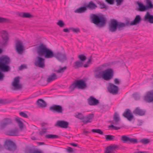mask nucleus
<instances>
[{
	"label": "nucleus",
	"instance_id": "obj_37",
	"mask_svg": "<svg viewBox=\"0 0 153 153\" xmlns=\"http://www.w3.org/2000/svg\"><path fill=\"white\" fill-rule=\"evenodd\" d=\"M105 138L107 141L117 140V138L114 136L111 135H106L105 136Z\"/></svg>",
	"mask_w": 153,
	"mask_h": 153
},
{
	"label": "nucleus",
	"instance_id": "obj_28",
	"mask_svg": "<svg viewBox=\"0 0 153 153\" xmlns=\"http://www.w3.org/2000/svg\"><path fill=\"white\" fill-rule=\"evenodd\" d=\"M11 123V120L9 118H6L4 119L3 121L0 123V126L2 128L5 127L7 125L10 124Z\"/></svg>",
	"mask_w": 153,
	"mask_h": 153
},
{
	"label": "nucleus",
	"instance_id": "obj_23",
	"mask_svg": "<svg viewBox=\"0 0 153 153\" xmlns=\"http://www.w3.org/2000/svg\"><path fill=\"white\" fill-rule=\"evenodd\" d=\"M146 111L141 109L139 107L136 108L133 111V113L135 115H137L140 116H143L145 115Z\"/></svg>",
	"mask_w": 153,
	"mask_h": 153
},
{
	"label": "nucleus",
	"instance_id": "obj_38",
	"mask_svg": "<svg viewBox=\"0 0 153 153\" xmlns=\"http://www.w3.org/2000/svg\"><path fill=\"white\" fill-rule=\"evenodd\" d=\"M21 119L19 117H17L15 119V120L16 122L18 123L19 127L20 128H23L24 124L20 120Z\"/></svg>",
	"mask_w": 153,
	"mask_h": 153
},
{
	"label": "nucleus",
	"instance_id": "obj_53",
	"mask_svg": "<svg viewBox=\"0 0 153 153\" xmlns=\"http://www.w3.org/2000/svg\"><path fill=\"white\" fill-rule=\"evenodd\" d=\"M27 67L25 65H22L19 67V69L20 70H22L26 68Z\"/></svg>",
	"mask_w": 153,
	"mask_h": 153
},
{
	"label": "nucleus",
	"instance_id": "obj_22",
	"mask_svg": "<svg viewBox=\"0 0 153 153\" xmlns=\"http://www.w3.org/2000/svg\"><path fill=\"white\" fill-rule=\"evenodd\" d=\"M25 153H42V152L36 149L34 146L29 147L27 148L25 150Z\"/></svg>",
	"mask_w": 153,
	"mask_h": 153
},
{
	"label": "nucleus",
	"instance_id": "obj_64",
	"mask_svg": "<svg viewBox=\"0 0 153 153\" xmlns=\"http://www.w3.org/2000/svg\"><path fill=\"white\" fill-rule=\"evenodd\" d=\"M84 68H87L88 67V65L87 64H85L83 65Z\"/></svg>",
	"mask_w": 153,
	"mask_h": 153
},
{
	"label": "nucleus",
	"instance_id": "obj_17",
	"mask_svg": "<svg viewBox=\"0 0 153 153\" xmlns=\"http://www.w3.org/2000/svg\"><path fill=\"white\" fill-rule=\"evenodd\" d=\"M123 116L126 118L129 121H131L134 119V116L129 109H126L123 114Z\"/></svg>",
	"mask_w": 153,
	"mask_h": 153
},
{
	"label": "nucleus",
	"instance_id": "obj_34",
	"mask_svg": "<svg viewBox=\"0 0 153 153\" xmlns=\"http://www.w3.org/2000/svg\"><path fill=\"white\" fill-rule=\"evenodd\" d=\"M19 132V129L16 128L14 129L9 131L8 132V135L10 136H18Z\"/></svg>",
	"mask_w": 153,
	"mask_h": 153
},
{
	"label": "nucleus",
	"instance_id": "obj_25",
	"mask_svg": "<svg viewBox=\"0 0 153 153\" xmlns=\"http://www.w3.org/2000/svg\"><path fill=\"white\" fill-rule=\"evenodd\" d=\"M118 148V146H117L115 145H111L106 147L104 153H112Z\"/></svg>",
	"mask_w": 153,
	"mask_h": 153
},
{
	"label": "nucleus",
	"instance_id": "obj_55",
	"mask_svg": "<svg viewBox=\"0 0 153 153\" xmlns=\"http://www.w3.org/2000/svg\"><path fill=\"white\" fill-rule=\"evenodd\" d=\"M67 151L69 153H71L73 152V149L71 147H68V149H67Z\"/></svg>",
	"mask_w": 153,
	"mask_h": 153
},
{
	"label": "nucleus",
	"instance_id": "obj_9",
	"mask_svg": "<svg viewBox=\"0 0 153 153\" xmlns=\"http://www.w3.org/2000/svg\"><path fill=\"white\" fill-rule=\"evenodd\" d=\"M121 140L123 143L129 144H136L138 143V139L137 138H131L126 135H123L121 137Z\"/></svg>",
	"mask_w": 153,
	"mask_h": 153
},
{
	"label": "nucleus",
	"instance_id": "obj_30",
	"mask_svg": "<svg viewBox=\"0 0 153 153\" xmlns=\"http://www.w3.org/2000/svg\"><path fill=\"white\" fill-rule=\"evenodd\" d=\"M36 103L41 108H44L47 106L46 102L41 99H39L36 102Z\"/></svg>",
	"mask_w": 153,
	"mask_h": 153
},
{
	"label": "nucleus",
	"instance_id": "obj_60",
	"mask_svg": "<svg viewBox=\"0 0 153 153\" xmlns=\"http://www.w3.org/2000/svg\"><path fill=\"white\" fill-rule=\"evenodd\" d=\"M91 56L90 58H89L88 61L87 62V64H89L91 63Z\"/></svg>",
	"mask_w": 153,
	"mask_h": 153
},
{
	"label": "nucleus",
	"instance_id": "obj_61",
	"mask_svg": "<svg viewBox=\"0 0 153 153\" xmlns=\"http://www.w3.org/2000/svg\"><path fill=\"white\" fill-rule=\"evenodd\" d=\"M63 31L66 33H69V30L68 28H64L63 29Z\"/></svg>",
	"mask_w": 153,
	"mask_h": 153
},
{
	"label": "nucleus",
	"instance_id": "obj_33",
	"mask_svg": "<svg viewBox=\"0 0 153 153\" xmlns=\"http://www.w3.org/2000/svg\"><path fill=\"white\" fill-rule=\"evenodd\" d=\"M102 67L101 66H99L96 68L94 71V77L97 79H98L97 75L98 74L102 72L101 71H103L102 70Z\"/></svg>",
	"mask_w": 153,
	"mask_h": 153
},
{
	"label": "nucleus",
	"instance_id": "obj_11",
	"mask_svg": "<svg viewBox=\"0 0 153 153\" xmlns=\"http://www.w3.org/2000/svg\"><path fill=\"white\" fill-rule=\"evenodd\" d=\"M47 49L46 45L41 43L37 48V51L39 56H44Z\"/></svg>",
	"mask_w": 153,
	"mask_h": 153
},
{
	"label": "nucleus",
	"instance_id": "obj_29",
	"mask_svg": "<svg viewBox=\"0 0 153 153\" xmlns=\"http://www.w3.org/2000/svg\"><path fill=\"white\" fill-rule=\"evenodd\" d=\"M141 20V18L139 15H137L135 16L134 20L130 22L131 25H136L140 23Z\"/></svg>",
	"mask_w": 153,
	"mask_h": 153
},
{
	"label": "nucleus",
	"instance_id": "obj_51",
	"mask_svg": "<svg viewBox=\"0 0 153 153\" xmlns=\"http://www.w3.org/2000/svg\"><path fill=\"white\" fill-rule=\"evenodd\" d=\"M105 1L108 4H113L114 3V0H105Z\"/></svg>",
	"mask_w": 153,
	"mask_h": 153
},
{
	"label": "nucleus",
	"instance_id": "obj_50",
	"mask_svg": "<svg viewBox=\"0 0 153 153\" xmlns=\"http://www.w3.org/2000/svg\"><path fill=\"white\" fill-rule=\"evenodd\" d=\"M70 29H71L73 32L76 33L80 32V30L78 28H71Z\"/></svg>",
	"mask_w": 153,
	"mask_h": 153
},
{
	"label": "nucleus",
	"instance_id": "obj_62",
	"mask_svg": "<svg viewBox=\"0 0 153 153\" xmlns=\"http://www.w3.org/2000/svg\"><path fill=\"white\" fill-rule=\"evenodd\" d=\"M130 22L129 21H127L126 23V25L127 26H131L130 25Z\"/></svg>",
	"mask_w": 153,
	"mask_h": 153
},
{
	"label": "nucleus",
	"instance_id": "obj_27",
	"mask_svg": "<svg viewBox=\"0 0 153 153\" xmlns=\"http://www.w3.org/2000/svg\"><path fill=\"white\" fill-rule=\"evenodd\" d=\"M84 3L87 9L93 10L97 7V6L92 1H90L88 4Z\"/></svg>",
	"mask_w": 153,
	"mask_h": 153
},
{
	"label": "nucleus",
	"instance_id": "obj_42",
	"mask_svg": "<svg viewBox=\"0 0 153 153\" xmlns=\"http://www.w3.org/2000/svg\"><path fill=\"white\" fill-rule=\"evenodd\" d=\"M113 119L115 121V123H117L120 120V118L118 114L117 113L115 112L114 114Z\"/></svg>",
	"mask_w": 153,
	"mask_h": 153
},
{
	"label": "nucleus",
	"instance_id": "obj_44",
	"mask_svg": "<svg viewBox=\"0 0 153 153\" xmlns=\"http://www.w3.org/2000/svg\"><path fill=\"white\" fill-rule=\"evenodd\" d=\"M91 131L93 133H97L101 135L103 134V132L100 129H92V130H91Z\"/></svg>",
	"mask_w": 153,
	"mask_h": 153
},
{
	"label": "nucleus",
	"instance_id": "obj_40",
	"mask_svg": "<svg viewBox=\"0 0 153 153\" xmlns=\"http://www.w3.org/2000/svg\"><path fill=\"white\" fill-rule=\"evenodd\" d=\"M95 0L96 1V3L100 5V7L99 8H100L101 9L107 8V6L105 5L104 3H102L101 2L98 1L96 0Z\"/></svg>",
	"mask_w": 153,
	"mask_h": 153
},
{
	"label": "nucleus",
	"instance_id": "obj_26",
	"mask_svg": "<svg viewBox=\"0 0 153 153\" xmlns=\"http://www.w3.org/2000/svg\"><path fill=\"white\" fill-rule=\"evenodd\" d=\"M55 54L52 50L48 48L44 56L45 58H51L54 57Z\"/></svg>",
	"mask_w": 153,
	"mask_h": 153
},
{
	"label": "nucleus",
	"instance_id": "obj_43",
	"mask_svg": "<svg viewBox=\"0 0 153 153\" xmlns=\"http://www.w3.org/2000/svg\"><path fill=\"white\" fill-rule=\"evenodd\" d=\"M13 102V101L12 100L9 101L7 99L0 100V104H8L11 102Z\"/></svg>",
	"mask_w": 153,
	"mask_h": 153
},
{
	"label": "nucleus",
	"instance_id": "obj_47",
	"mask_svg": "<svg viewBox=\"0 0 153 153\" xmlns=\"http://www.w3.org/2000/svg\"><path fill=\"white\" fill-rule=\"evenodd\" d=\"M9 22V20L5 18L0 17V23H7Z\"/></svg>",
	"mask_w": 153,
	"mask_h": 153
},
{
	"label": "nucleus",
	"instance_id": "obj_7",
	"mask_svg": "<svg viewBox=\"0 0 153 153\" xmlns=\"http://www.w3.org/2000/svg\"><path fill=\"white\" fill-rule=\"evenodd\" d=\"M145 0L146 1V5H144L142 2L138 1L136 2L138 5V10L139 11L143 12L153 8V4L151 0Z\"/></svg>",
	"mask_w": 153,
	"mask_h": 153
},
{
	"label": "nucleus",
	"instance_id": "obj_21",
	"mask_svg": "<svg viewBox=\"0 0 153 153\" xmlns=\"http://www.w3.org/2000/svg\"><path fill=\"white\" fill-rule=\"evenodd\" d=\"M16 50L19 54H22L23 51V47L22 43L20 41H17L16 43Z\"/></svg>",
	"mask_w": 153,
	"mask_h": 153
},
{
	"label": "nucleus",
	"instance_id": "obj_59",
	"mask_svg": "<svg viewBox=\"0 0 153 153\" xmlns=\"http://www.w3.org/2000/svg\"><path fill=\"white\" fill-rule=\"evenodd\" d=\"M83 132L84 134H85L86 135H87V134L88 133H91L90 131H85V130H84Z\"/></svg>",
	"mask_w": 153,
	"mask_h": 153
},
{
	"label": "nucleus",
	"instance_id": "obj_10",
	"mask_svg": "<svg viewBox=\"0 0 153 153\" xmlns=\"http://www.w3.org/2000/svg\"><path fill=\"white\" fill-rule=\"evenodd\" d=\"M143 99L146 102H153V90L147 91L143 97Z\"/></svg>",
	"mask_w": 153,
	"mask_h": 153
},
{
	"label": "nucleus",
	"instance_id": "obj_58",
	"mask_svg": "<svg viewBox=\"0 0 153 153\" xmlns=\"http://www.w3.org/2000/svg\"><path fill=\"white\" fill-rule=\"evenodd\" d=\"M70 144L74 147H77L78 146V144L74 143H71Z\"/></svg>",
	"mask_w": 153,
	"mask_h": 153
},
{
	"label": "nucleus",
	"instance_id": "obj_52",
	"mask_svg": "<svg viewBox=\"0 0 153 153\" xmlns=\"http://www.w3.org/2000/svg\"><path fill=\"white\" fill-rule=\"evenodd\" d=\"M124 0H116V2L117 6H119L123 2Z\"/></svg>",
	"mask_w": 153,
	"mask_h": 153
},
{
	"label": "nucleus",
	"instance_id": "obj_16",
	"mask_svg": "<svg viewBox=\"0 0 153 153\" xmlns=\"http://www.w3.org/2000/svg\"><path fill=\"white\" fill-rule=\"evenodd\" d=\"M1 33L3 42L0 43L3 45H5L7 44V42L9 39L8 33L4 30H2Z\"/></svg>",
	"mask_w": 153,
	"mask_h": 153
},
{
	"label": "nucleus",
	"instance_id": "obj_14",
	"mask_svg": "<svg viewBox=\"0 0 153 153\" xmlns=\"http://www.w3.org/2000/svg\"><path fill=\"white\" fill-rule=\"evenodd\" d=\"M107 89L109 93L113 94H117L118 92L119 88L118 86L112 83L109 84Z\"/></svg>",
	"mask_w": 153,
	"mask_h": 153
},
{
	"label": "nucleus",
	"instance_id": "obj_41",
	"mask_svg": "<svg viewBox=\"0 0 153 153\" xmlns=\"http://www.w3.org/2000/svg\"><path fill=\"white\" fill-rule=\"evenodd\" d=\"M59 69L58 70H56L55 71L58 73H63L67 69V67L65 66L63 67H62L61 66L59 67Z\"/></svg>",
	"mask_w": 153,
	"mask_h": 153
},
{
	"label": "nucleus",
	"instance_id": "obj_8",
	"mask_svg": "<svg viewBox=\"0 0 153 153\" xmlns=\"http://www.w3.org/2000/svg\"><path fill=\"white\" fill-rule=\"evenodd\" d=\"M3 146L5 149L12 152H14L17 147L15 143L9 139L5 141Z\"/></svg>",
	"mask_w": 153,
	"mask_h": 153
},
{
	"label": "nucleus",
	"instance_id": "obj_32",
	"mask_svg": "<svg viewBox=\"0 0 153 153\" xmlns=\"http://www.w3.org/2000/svg\"><path fill=\"white\" fill-rule=\"evenodd\" d=\"M87 10V8L85 3H84L83 6L81 7L76 10L75 12L77 13H81L85 12Z\"/></svg>",
	"mask_w": 153,
	"mask_h": 153
},
{
	"label": "nucleus",
	"instance_id": "obj_1",
	"mask_svg": "<svg viewBox=\"0 0 153 153\" xmlns=\"http://www.w3.org/2000/svg\"><path fill=\"white\" fill-rule=\"evenodd\" d=\"M10 60L7 56L3 55L0 57V80H3L4 75L2 72L10 71V68L9 65Z\"/></svg>",
	"mask_w": 153,
	"mask_h": 153
},
{
	"label": "nucleus",
	"instance_id": "obj_56",
	"mask_svg": "<svg viewBox=\"0 0 153 153\" xmlns=\"http://www.w3.org/2000/svg\"><path fill=\"white\" fill-rule=\"evenodd\" d=\"M114 83L116 84L119 85L120 83V81L118 79L115 78L114 79Z\"/></svg>",
	"mask_w": 153,
	"mask_h": 153
},
{
	"label": "nucleus",
	"instance_id": "obj_2",
	"mask_svg": "<svg viewBox=\"0 0 153 153\" xmlns=\"http://www.w3.org/2000/svg\"><path fill=\"white\" fill-rule=\"evenodd\" d=\"M90 19L91 23L99 27L104 26L106 22V19L102 14H91Z\"/></svg>",
	"mask_w": 153,
	"mask_h": 153
},
{
	"label": "nucleus",
	"instance_id": "obj_13",
	"mask_svg": "<svg viewBox=\"0 0 153 153\" xmlns=\"http://www.w3.org/2000/svg\"><path fill=\"white\" fill-rule=\"evenodd\" d=\"M19 77L17 76L14 78V80L12 83V85L13 88H12V89L13 90H17L22 88V85L19 83Z\"/></svg>",
	"mask_w": 153,
	"mask_h": 153
},
{
	"label": "nucleus",
	"instance_id": "obj_35",
	"mask_svg": "<svg viewBox=\"0 0 153 153\" xmlns=\"http://www.w3.org/2000/svg\"><path fill=\"white\" fill-rule=\"evenodd\" d=\"M19 15L20 17L25 18H30L32 16L28 13L21 12L19 13Z\"/></svg>",
	"mask_w": 153,
	"mask_h": 153
},
{
	"label": "nucleus",
	"instance_id": "obj_20",
	"mask_svg": "<svg viewBox=\"0 0 153 153\" xmlns=\"http://www.w3.org/2000/svg\"><path fill=\"white\" fill-rule=\"evenodd\" d=\"M88 104L91 106H95L99 103V100L93 96H90L87 99Z\"/></svg>",
	"mask_w": 153,
	"mask_h": 153
},
{
	"label": "nucleus",
	"instance_id": "obj_45",
	"mask_svg": "<svg viewBox=\"0 0 153 153\" xmlns=\"http://www.w3.org/2000/svg\"><path fill=\"white\" fill-rule=\"evenodd\" d=\"M78 57L81 62L85 61L86 59V57L83 54H80L78 56Z\"/></svg>",
	"mask_w": 153,
	"mask_h": 153
},
{
	"label": "nucleus",
	"instance_id": "obj_3",
	"mask_svg": "<svg viewBox=\"0 0 153 153\" xmlns=\"http://www.w3.org/2000/svg\"><path fill=\"white\" fill-rule=\"evenodd\" d=\"M88 87L86 81L83 79L74 80L73 83L71 84L69 89L71 91L74 90L75 88H77L78 89L85 90Z\"/></svg>",
	"mask_w": 153,
	"mask_h": 153
},
{
	"label": "nucleus",
	"instance_id": "obj_18",
	"mask_svg": "<svg viewBox=\"0 0 153 153\" xmlns=\"http://www.w3.org/2000/svg\"><path fill=\"white\" fill-rule=\"evenodd\" d=\"M68 125L69 123L67 121L59 120L57 121L55 126L61 128H66L68 127Z\"/></svg>",
	"mask_w": 153,
	"mask_h": 153
},
{
	"label": "nucleus",
	"instance_id": "obj_12",
	"mask_svg": "<svg viewBox=\"0 0 153 153\" xmlns=\"http://www.w3.org/2000/svg\"><path fill=\"white\" fill-rule=\"evenodd\" d=\"M49 110L53 113L62 114L64 109L61 106L54 104L49 107Z\"/></svg>",
	"mask_w": 153,
	"mask_h": 153
},
{
	"label": "nucleus",
	"instance_id": "obj_57",
	"mask_svg": "<svg viewBox=\"0 0 153 153\" xmlns=\"http://www.w3.org/2000/svg\"><path fill=\"white\" fill-rule=\"evenodd\" d=\"M46 132V131L42 130L39 132V134L41 135L42 136L43 134H44Z\"/></svg>",
	"mask_w": 153,
	"mask_h": 153
},
{
	"label": "nucleus",
	"instance_id": "obj_54",
	"mask_svg": "<svg viewBox=\"0 0 153 153\" xmlns=\"http://www.w3.org/2000/svg\"><path fill=\"white\" fill-rule=\"evenodd\" d=\"M133 97L136 100H139L140 98L139 95L136 94H133Z\"/></svg>",
	"mask_w": 153,
	"mask_h": 153
},
{
	"label": "nucleus",
	"instance_id": "obj_31",
	"mask_svg": "<svg viewBox=\"0 0 153 153\" xmlns=\"http://www.w3.org/2000/svg\"><path fill=\"white\" fill-rule=\"evenodd\" d=\"M57 78L58 77L56 74L55 73H52L51 75H50L47 78V82L48 83H49L57 79Z\"/></svg>",
	"mask_w": 153,
	"mask_h": 153
},
{
	"label": "nucleus",
	"instance_id": "obj_49",
	"mask_svg": "<svg viewBox=\"0 0 153 153\" xmlns=\"http://www.w3.org/2000/svg\"><path fill=\"white\" fill-rule=\"evenodd\" d=\"M19 114L21 116L24 117L26 118H28V116H27V115L23 112H20L19 113Z\"/></svg>",
	"mask_w": 153,
	"mask_h": 153
},
{
	"label": "nucleus",
	"instance_id": "obj_19",
	"mask_svg": "<svg viewBox=\"0 0 153 153\" xmlns=\"http://www.w3.org/2000/svg\"><path fill=\"white\" fill-rule=\"evenodd\" d=\"M54 57L61 62H64L66 60V54L65 53H63L60 52H58L55 53Z\"/></svg>",
	"mask_w": 153,
	"mask_h": 153
},
{
	"label": "nucleus",
	"instance_id": "obj_48",
	"mask_svg": "<svg viewBox=\"0 0 153 153\" xmlns=\"http://www.w3.org/2000/svg\"><path fill=\"white\" fill-rule=\"evenodd\" d=\"M60 27H63L65 24L64 22L61 20H59L58 22L56 23Z\"/></svg>",
	"mask_w": 153,
	"mask_h": 153
},
{
	"label": "nucleus",
	"instance_id": "obj_15",
	"mask_svg": "<svg viewBox=\"0 0 153 153\" xmlns=\"http://www.w3.org/2000/svg\"><path fill=\"white\" fill-rule=\"evenodd\" d=\"M37 60L35 62V65L40 68L44 67L45 66V59L40 56L37 57Z\"/></svg>",
	"mask_w": 153,
	"mask_h": 153
},
{
	"label": "nucleus",
	"instance_id": "obj_36",
	"mask_svg": "<svg viewBox=\"0 0 153 153\" xmlns=\"http://www.w3.org/2000/svg\"><path fill=\"white\" fill-rule=\"evenodd\" d=\"M83 63L82 62L79 60H77L74 63L73 67L75 68H77L82 67L83 66Z\"/></svg>",
	"mask_w": 153,
	"mask_h": 153
},
{
	"label": "nucleus",
	"instance_id": "obj_39",
	"mask_svg": "<svg viewBox=\"0 0 153 153\" xmlns=\"http://www.w3.org/2000/svg\"><path fill=\"white\" fill-rule=\"evenodd\" d=\"M45 137L48 139H56L59 138V136L55 134H49L45 135Z\"/></svg>",
	"mask_w": 153,
	"mask_h": 153
},
{
	"label": "nucleus",
	"instance_id": "obj_4",
	"mask_svg": "<svg viewBox=\"0 0 153 153\" xmlns=\"http://www.w3.org/2000/svg\"><path fill=\"white\" fill-rule=\"evenodd\" d=\"M126 24L123 23L118 22L114 19H111L109 24L108 29L109 31L111 32H115L117 29L120 31L123 29Z\"/></svg>",
	"mask_w": 153,
	"mask_h": 153
},
{
	"label": "nucleus",
	"instance_id": "obj_63",
	"mask_svg": "<svg viewBox=\"0 0 153 153\" xmlns=\"http://www.w3.org/2000/svg\"><path fill=\"white\" fill-rule=\"evenodd\" d=\"M115 126L111 124V125L109 126L108 128H111L112 129H114V128Z\"/></svg>",
	"mask_w": 153,
	"mask_h": 153
},
{
	"label": "nucleus",
	"instance_id": "obj_5",
	"mask_svg": "<svg viewBox=\"0 0 153 153\" xmlns=\"http://www.w3.org/2000/svg\"><path fill=\"white\" fill-rule=\"evenodd\" d=\"M101 72L97 75L98 79L102 78L105 81H109L113 78L114 72L112 69L108 68Z\"/></svg>",
	"mask_w": 153,
	"mask_h": 153
},
{
	"label": "nucleus",
	"instance_id": "obj_6",
	"mask_svg": "<svg viewBox=\"0 0 153 153\" xmlns=\"http://www.w3.org/2000/svg\"><path fill=\"white\" fill-rule=\"evenodd\" d=\"M75 114V117L82 120V122L84 124L91 122L94 117V115L93 114H89L85 116H84L81 113L76 112Z\"/></svg>",
	"mask_w": 153,
	"mask_h": 153
},
{
	"label": "nucleus",
	"instance_id": "obj_24",
	"mask_svg": "<svg viewBox=\"0 0 153 153\" xmlns=\"http://www.w3.org/2000/svg\"><path fill=\"white\" fill-rule=\"evenodd\" d=\"M143 20L144 21H147L150 23H153V15L150 14L149 12L147 11Z\"/></svg>",
	"mask_w": 153,
	"mask_h": 153
},
{
	"label": "nucleus",
	"instance_id": "obj_46",
	"mask_svg": "<svg viewBox=\"0 0 153 153\" xmlns=\"http://www.w3.org/2000/svg\"><path fill=\"white\" fill-rule=\"evenodd\" d=\"M140 142L144 144H147L149 143L150 141L149 139L144 138L141 139Z\"/></svg>",
	"mask_w": 153,
	"mask_h": 153
}]
</instances>
